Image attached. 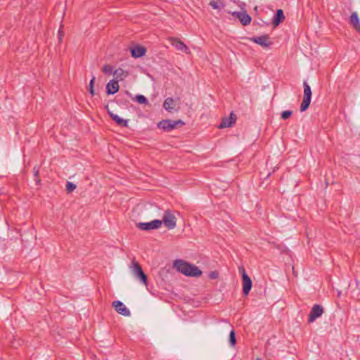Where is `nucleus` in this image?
<instances>
[{
    "mask_svg": "<svg viewBox=\"0 0 360 360\" xmlns=\"http://www.w3.org/2000/svg\"><path fill=\"white\" fill-rule=\"evenodd\" d=\"M174 266L178 271L186 276L199 277L202 274L198 266L181 259L175 260Z\"/></svg>",
    "mask_w": 360,
    "mask_h": 360,
    "instance_id": "nucleus-1",
    "label": "nucleus"
},
{
    "mask_svg": "<svg viewBox=\"0 0 360 360\" xmlns=\"http://www.w3.org/2000/svg\"><path fill=\"white\" fill-rule=\"evenodd\" d=\"M183 125H184V122L181 120H162L157 124L158 128L161 129L165 131H171L178 127H181Z\"/></svg>",
    "mask_w": 360,
    "mask_h": 360,
    "instance_id": "nucleus-2",
    "label": "nucleus"
},
{
    "mask_svg": "<svg viewBox=\"0 0 360 360\" xmlns=\"http://www.w3.org/2000/svg\"><path fill=\"white\" fill-rule=\"evenodd\" d=\"M303 86H304V96H303V100L300 105V111L304 112L306 111L308 108L309 107V105L311 103V90L310 86L307 84V82H303Z\"/></svg>",
    "mask_w": 360,
    "mask_h": 360,
    "instance_id": "nucleus-3",
    "label": "nucleus"
},
{
    "mask_svg": "<svg viewBox=\"0 0 360 360\" xmlns=\"http://www.w3.org/2000/svg\"><path fill=\"white\" fill-rule=\"evenodd\" d=\"M160 221H162V224H164L169 230L174 229L176 226V218L169 209L165 211L162 219L160 220Z\"/></svg>",
    "mask_w": 360,
    "mask_h": 360,
    "instance_id": "nucleus-4",
    "label": "nucleus"
},
{
    "mask_svg": "<svg viewBox=\"0 0 360 360\" xmlns=\"http://www.w3.org/2000/svg\"><path fill=\"white\" fill-rule=\"evenodd\" d=\"M131 271L134 276L141 281L145 285H148V277L147 275L143 272L141 265L136 261L132 262Z\"/></svg>",
    "mask_w": 360,
    "mask_h": 360,
    "instance_id": "nucleus-5",
    "label": "nucleus"
},
{
    "mask_svg": "<svg viewBox=\"0 0 360 360\" xmlns=\"http://www.w3.org/2000/svg\"><path fill=\"white\" fill-rule=\"evenodd\" d=\"M239 271L242 275L243 281V292L244 295H248L252 287V282L251 278L247 274L244 267H239Z\"/></svg>",
    "mask_w": 360,
    "mask_h": 360,
    "instance_id": "nucleus-6",
    "label": "nucleus"
},
{
    "mask_svg": "<svg viewBox=\"0 0 360 360\" xmlns=\"http://www.w3.org/2000/svg\"><path fill=\"white\" fill-rule=\"evenodd\" d=\"M162 225L160 219H154L149 222H139L136 226L143 231H150L159 229Z\"/></svg>",
    "mask_w": 360,
    "mask_h": 360,
    "instance_id": "nucleus-7",
    "label": "nucleus"
},
{
    "mask_svg": "<svg viewBox=\"0 0 360 360\" xmlns=\"http://www.w3.org/2000/svg\"><path fill=\"white\" fill-rule=\"evenodd\" d=\"M323 311V307L321 304H314L309 312L308 321L309 323L314 322L316 319L322 316Z\"/></svg>",
    "mask_w": 360,
    "mask_h": 360,
    "instance_id": "nucleus-8",
    "label": "nucleus"
},
{
    "mask_svg": "<svg viewBox=\"0 0 360 360\" xmlns=\"http://www.w3.org/2000/svg\"><path fill=\"white\" fill-rule=\"evenodd\" d=\"M268 34H263L261 36L253 37L250 38V40L257 44L260 45L263 48L269 47L273 43L271 41Z\"/></svg>",
    "mask_w": 360,
    "mask_h": 360,
    "instance_id": "nucleus-9",
    "label": "nucleus"
},
{
    "mask_svg": "<svg viewBox=\"0 0 360 360\" xmlns=\"http://www.w3.org/2000/svg\"><path fill=\"white\" fill-rule=\"evenodd\" d=\"M112 306L115 308L116 311L124 316H129L131 312L128 308L124 304V303L120 300L114 301L112 303Z\"/></svg>",
    "mask_w": 360,
    "mask_h": 360,
    "instance_id": "nucleus-10",
    "label": "nucleus"
},
{
    "mask_svg": "<svg viewBox=\"0 0 360 360\" xmlns=\"http://www.w3.org/2000/svg\"><path fill=\"white\" fill-rule=\"evenodd\" d=\"M105 108L106 109L108 114L111 117V119L114 122H115L118 126L125 127H128V121H129L128 120H124V119L121 118L120 117H119L117 115L114 114L112 112H111L110 110L108 105H106L105 106Z\"/></svg>",
    "mask_w": 360,
    "mask_h": 360,
    "instance_id": "nucleus-11",
    "label": "nucleus"
},
{
    "mask_svg": "<svg viewBox=\"0 0 360 360\" xmlns=\"http://www.w3.org/2000/svg\"><path fill=\"white\" fill-rule=\"evenodd\" d=\"M106 94L108 95L115 94L120 89V85L118 81L112 79L106 84Z\"/></svg>",
    "mask_w": 360,
    "mask_h": 360,
    "instance_id": "nucleus-12",
    "label": "nucleus"
},
{
    "mask_svg": "<svg viewBox=\"0 0 360 360\" xmlns=\"http://www.w3.org/2000/svg\"><path fill=\"white\" fill-rule=\"evenodd\" d=\"M233 15L236 16L243 25H248L250 23L252 18L251 17L245 12H233Z\"/></svg>",
    "mask_w": 360,
    "mask_h": 360,
    "instance_id": "nucleus-13",
    "label": "nucleus"
},
{
    "mask_svg": "<svg viewBox=\"0 0 360 360\" xmlns=\"http://www.w3.org/2000/svg\"><path fill=\"white\" fill-rule=\"evenodd\" d=\"M146 53V49L142 46H136L131 49V56L134 58H141Z\"/></svg>",
    "mask_w": 360,
    "mask_h": 360,
    "instance_id": "nucleus-14",
    "label": "nucleus"
},
{
    "mask_svg": "<svg viewBox=\"0 0 360 360\" xmlns=\"http://www.w3.org/2000/svg\"><path fill=\"white\" fill-rule=\"evenodd\" d=\"M236 122V116L233 112L230 114L229 117H224L222 119L221 122L219 125V129L230 127Z\"/></svg>",
    "mask_w": 360,
    "mask_h": 360,
    "instance_id": "nucleus-15",
    "label": "nucleus"
},
{
    "mask_svg": "<svg viewBox=\"0 0 360 360\" xmlns=\"http://www.w3.org/2000/svg\"><path fill=\"white\" fill-rule=\"evenodd\" d=\"M349 21L354 29L360 33V20L356 12L351 14Z\"/></svg>",
    "mask_w": 360,
    "mask_h": 360,
    "instance_id": "nucleus-16",
    "label": "nucleus"
},
{
    "mask_svg": "<svg viewBox=\"0 0 360 360\" xmlns=\"http://www.w3.org/2000/svg\"><path fill=\"white\" fill-rule=\"evenodd\" d=\"M285 19V15L283 10L278 9L274 16L272 23L274 26H278Z\"/></svg>",
    "mask_w": 360,
    "mask_h": 360,
    "instance_id": "nucleus-17",
    "label": "nucleus"
},
{
    "mask_svg": "<svg viewBox=\"0 0 360 360\" xmlns=\"http://www.w3.org/2000/svg\"><path fill=\"white\" fill-rule=\"evenodd\" d=\"M113 75L115 77V79L119 82L124 80L128 76V72L122 68H119L114 70Z\"/></svg>",
    "mask_w": 360,
    "mask_h": 360,
    "instance_id": "nucleus-18",
    "label": "nucleus"
},
{
    "mask_svg": "<svg viewBox=\"0 0 360 360\" xmlns=\"http://www.w3.org/2000/svg\"><path fill=\"white\" fill-rule=\"evenodd\" d=\"M172 44L175 46V48L179 51H184L185 53H187L188 48V46L180 39H174L172 40Z\"/></svg>",
    "mask_w": 360,
    "mask_h": 360,
    "instance_id": "nucleus-19",
    "label": "nucleus"
},
{
    "mask_svg": "<svg viewBox=\"0 0 360 360\" xmlns=\"http://www.w3.org/2000/svg\"><path fill=\"white\" fill-rule=\"evenodd\" d=\"M174 101L172 98L168 97L165 100L163 103V108L169 112H172L174 109Z\"/></svg>",
    "mask_w": 360,
    "mask_h": 360,
    "instance_id": "nucleus-20",
    "label": "nucleus"
},
{
    "mask_svg": "<svg viewBox=\"0 0 360 360\" xmlns=\"http://www.w3.org/2000/svg\"><path fill=\"white\" fill-rule=\"evenodd\" d=\"M210 5L214 9H221V8L224 7V4L221 0H219V1H215L214 0H211L210 2Z\"/></svg>",
    "mask_w": 360,
    "mask_h": 360,
    "instance_id": "nucleus-21",
    "label": "nucleus"
},
{
    "mask_svg": "<svg viewBox=\"0 0 360 360\" xmlns=\"http://www.w3.org/2000/svg\"><path fill=\"white\" fill-rule=\"evenodd\" d=\"M134 100H135L136 102H138L140 104H148V99L143 96V95H136Z\"/></svg>",
    "mask_w": 360,
    "mask_h": 360,
    "instance_id": "nucleus-22",
    "label": "nucleus"
},
{
    "mask_svg": "<svg viewBox=\"0 0 360 360\" xmlns=\"http://www.w3.org/2000/svg\"><path fill=\"white\" fill-rule=\"evenodd\" d=\"M236 343V333L231 330L229 334V344L231 347H234Z\"/></svg>",
    "mask_w": 360,
    "mask_h": 360,
    "instance_id": "nucleus-23",
    "label": "nucleus"
},
{
    "mask_svg": "<svg viewBox=\"0 0 360 360\" xmlns=\"http://www.w3.org/2000/svg\"><path fill=\"white\" fill-rule=\"evenodd\" d=\"M95 80H96V77L94 75H93L91 79L90 80L89 84V91L91 96L95 95V91H94V87Z\"/></svg>",
    "mask_w": 360,
    "mask_h": 360,
    "instance_id": "nucleus-24",
    "label": "nucleus"
},
{
    "mask_svg": "<svg viewBox=\"0 0 360 360\" xmlns=\"http://www.w3.org/2000/svg\"><path fill=\"white\" fill-rule=\"evenodd\" d=\"M114 67L110 65H104L103 67V72L105 74L111 75L113 74L114 72Z\"/></svg>",
    "mask_w": 360,
    "mask_h": 360,
    "instance_id": "nucleus-25",
    "label": "nucleus"
},
{
    "mask_svg": "<svg viewBox=\"0 0 360 360\" xmlns=\"http://www.w3.org/2000/svg\"><path fill=\"white\" fill-rule=\"evenodd\" d=\"M76 188V185L70 181H68L66 184V191L68 193H72Z\"/></svg>",
    "mask_w": 360,
    "mask_h": 360,
    "instance_id": "nucleus-26",
    "label": "nucleus"
},
{
    "mask_svg": "<svg viewBox=\"0 0 360 360\" xmlns=\"http://www.w3.org/2000/svg\"><path fill=\"white\" fill-rule=\"evenodd\" d=\"M292 110H285L281 113V118L285 120L288 119L292 115Z\"/></svg>",
    "mask_w": 360,
    "mask_h": 360,
    "instance_id": "nucleus-27",
    "label": "nucleus"
},
{
    "mask_svg": "<svg viewBox=\"0 0 360 360\" xmlns=\"http://www.w3.org/2000/svg\"><path fill=\"white\" fill-rule=\"evenodd\" d=\"M209 278L211 279H216L219 276V273L217 271H212L209 273Z\"/></svg>",
    "mask_w": 360,
    "mask_h": 360,
    "instance_id": "nucleus-28",
    "label": "nucleus"
},
{
    "mask_svg": "<svg viewBox=\"0 0 360 360\" xmlns=\"http://www.w3.org/2000/svg\"><path fill=\"white\" fill-rule=\"evenodd\" d=\"M39 169L37 168V167H34V176L37 177L38 175H39Z\"/></svg>",
    "mask_w": 360,
    "mask_h": 360,
    "instance_id": "nucleus-29",
    "label": "nucleus"
},
{
    "mask_svg": "<svg viewBox=\"0 0 360 360\" xmlns=\"http://www.w3.org/2000/svg\"><path fill=\"white\" fill-rule=\"evenodd\" d=\"M62 32H63L62 30L60 29L58 30V36H59V39L60 40H61V39H62V36H63Z\"/></svg>",
    "mask_w": 360,
    "mask_h": 360,
    "instance_id": "nucleus-30",
    "label": "nucleus"
},
{
    "mask_svg": "<svg viewBox=\"0 0 360 360\" xmlns=\"http://www.w3.org/2000/svg\"><path fill=\"white\" fill-rule=\"evenodd\" d=\"M37 184H39L40 182V179H36Z\"/></svg>",
    "mask_w": 360,
    "mask_h": 360,
    "instance_id": "nucleus-31",
    "label": "nucleus"
},
{
    "mask_svg": "<svg viewBox=\"0 0 360 360\" xmlns=\"http://www.w3.org/2000/svg\"><path fill=\"white\" fill-rule=\"evenodd\" d=\"M127 94L129 96H131V94L129 93V91H127Z\"/></svg>",
    "mask_w": 360,
    "mask_h": 360,
    "instance_id": "nucleus-32",
    "label": "nucleus"
}]
</instances>
